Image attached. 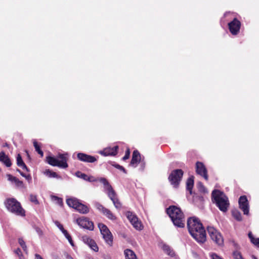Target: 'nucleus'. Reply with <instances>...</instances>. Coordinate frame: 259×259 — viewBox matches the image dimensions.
<instances>
[{
    "label": "nucleus",
    "instance_id": "obj_1",
    "mask_svg": "<svg viewBox=\"0 0 259 259\" xmlns=\"http://www.w3.org/2000/svg\"><path fill=\"white\" fill-rule=\"evenodd\" d=\"M190 234L198 242L203 243L206 240V233L202 224L196 218H190L187 221Z\"/></svg>",
    "mask_w": 259,
    "mask_h": 259
},
{
    "label": "nucleus",
    "instance_id": "obj_2",
    "mask_svg": "<svg viewBox=\"0 0 259 259\" xmlns=\"http://www.w3.org/2000/svg\"><path fill=\"white\" fill-rule=\"evenodd\" d=\"M166 212L175 226L180 228L185 226L184 215L179 208L170 206L166 209Z\"/></svg>",
    "mask_w": 259,
    "mask_h": 259
},
{
    "label": "nucleus",
    "instance_id": "obj_3",
    "mask_svg": "<svg viewBox=\"0 0 259 259\" xmlns=\"http://www.w3.org/2000/svg\"><path fill=\"white\" fill-rule=\"evenodd\" d=\"M212 201L215 203L219 209L226 212L229 206V202L227 196L222 192L214 190L212 192Z\"/></svg>",
    "mask_w": 259,
    "mask_h": 259
},
{
    "label": "nucleus",
    "instance_id": "obj_4",
    "mask_svg": "<svg viewBox=\"0 0 259 259\" xmlns=\"http://www.w3.org/2000/svg\"><path fill=\"white\" fill-rule=\"evenodd\" d=\"M6 207L10 212L15 215L24 217L25 215V211L22 208L21 203L15 198H7L5 201Z\"/></svg>",
    "mask_w": 259,
    "mask_h": 259
},
{
    "label": "nucleus",
    "instance_id": "obj_5",
    "mask_svg": "<svg viewBox=\"0 0 259 259\" xmlns=\"http://www.w3.org/2000/svg\"><path fill=\"white\" fill-rule=\"evenodd\" d=\"M100 182L104 185L105 192L107 194L108 197L112 200L114 206L117 209H120L121 207V204L117 197L115 192L111 186L109 184L107 180L105 178H100Z\"/></svg>",
    "mask_w": 259,
    "mask_h": 259
},
{
    "label": "nucleus",
    "instance_id": "obj_6",
    "mask_svg": "<svg viewBox=\"0 0 259 259\" xmlns=\"http://www.w3.org/2000/svg\"><path fill=\"white\" fill-rule=\"evenodd\" d=\"M68 154H59L57 158L51 156L47 157L48 163L54 166H58L60 168H66L68 167L67 161L68 159Z\"/></svg>",
    "mask_w": 259,
    "mask_h": 259
},
{
    "label": "nucleus",
    "instance_id": "obj_7",
    "mask_svg": "<svg viewBox=\"0 0 259 259\" xmlns=\"http://www.w3.org/2000/svg\"><path fill=\"white\" fill-rule=\"evenodd\" d=\"M98 227L105 242L109 245L111 246L113 243V236L109 229L105 225L102 223H99Z\"/></svg>",
    "mask_w": 259,
    "mask_h": 259
},
{
    "label": "nucleus",
    "instance_id": "obj_8",
    "mask_svg": "<svg viewBox=\"0 0 259 259\" xmlns=\"http://www.w3.org/2000/svg\"><path fill=\"white\" fill-rule=\"evenodd\" d=\"M208 233L211 239L218 245H221L224 243V240L221 233L214 228L211 226L207 227Z\"/></svg>",
    "mask_w": 259,
    "mask_h": 259
},
{
    "label": "nucleus",
    "instance_id": "obj_9",
    "mask_svg": "<svg viewBox=\"0 0 259 259\" xmlns=\"http://www.w3.org/2000/svg\"><path fill=\"white\" fill-rule=\"evenodd\" d=\"M183 175L182 169H178L173 170L169 176L168 179L171 185L174 187H177Z\"/></svg>",
    "mask_w": 259,
    "mask_h": 259
},
{
    "label": "nucleus",
    "instance_id": "obj_10",
    "mask_svg": "<svg viewBox=\"0 0 259 259\" xmlns=\"http://www.w3.org/2000/svg\"><path fill=\"white\" fill-rule=\"evenodd\" d=\"M125 214L126 218L134 228L137 230H141L143 229V226L136 214L131 211H127Z\"/></svg>",
    "mask_w": 259,
    "mask_h": 259
},
{
    "label": "nucleus",
    "instance_id": "obj_11",
    "mask_svg": "<svg viewBox=\"0 0 259 259\" xmlns=\"http://www.w3.org/2000/svg\"><path fill=\"white\" fill-rule=\"evenodd\" d=\"M75 222L81 227L92 231L94 230V226L92 222L90 221L88 219L82 217L75 220Z\"/></svg>",
    "mask_w": 259,
    "mask_h": 259
},
{
    "label": "nucleus",
    "instance_id": "obj_12",
    "mask_svg": "<svg viewBox=\"0 0 259 259\" xmlns=\"http://www.w3.org/2000/svg\"><path fill=\"white\" fill-rule=\"evenodd\" d=\"M96 208L104 215H105L108 219L111 220H115L116 218L114 214L108 209L105 208L104 206L98 202L95 204Z\"/></svg>",
    "mask_w": 259,
    "mask_h": 259
},
{
    "label": "nucleus",
    "instance_id": "obj_13",
    "mask_svg": "<svg viewBox=\"0 0 259 259\" xmlns=\"http://www.w3.org/2000/svg\"><path fill=\"white\" fill-rule=\"evenodd\" d=\"M228 26L232 34L237 35L239 32L241 23L238 19L234 18L231 22L228 23Z\"/></svg>",
    "mask_w": 259,
    "mask_h": 259
},
{
    "label": "nucleus",
    "instance_id": "obj_14",
    "mask_svg": "<svg viewBox=\"0 0 259 259\" xmlns=\"http://www.w3.org/2000/svg\"><path fill=\"white\" fill-rule=\"evenodd\" d=\"M239 205L240 208L243 211L244 214L249 213V204L246 196H242L239 199Z\"/></svg>",
    "mask_w": 259,
    "mask_h": 259
},
{
    "label": "nucleus",
    "instance_id": "obj_15",
    "mask_svg": "<svg viewBox=\"0 0 259 259\" xmlns=\"http://www.w3.org/2000/svg\"><path fill=\"white\" fill-rule=\"evenodd\" d=\"M196 171L197 174L203 177L205 180H208L207 171L203 163L197 162L196 163Z\"/></svg>",
    "mask_w": 259,
    "mask_h": 259
},
{
    "label": "nucleus",
    "instance_id": "obj_16",
    "mask_svg": "<svg viewBox=\"0 0 259 259\" xmlns=\"http://www.w3.org/2000/svg\"><path fill=\"white\" fill-rule=\"evenodd\" d=\"M118 146H115L113 147H107L100 152L101 155L104 156H114L117 153Z\"/></svg>",
    "mask_w": 259,
    "mask_h": 259
},
{
    "label": "nucleus",
    "instance_id": "obj_17",
    "mask_svg": "<svg viewBox=\"0 0 259 259\" xmlns=\"http://www.w3.org/2000/svg\"><path fill=\"white\" fill-rule=\"evenodd\" d=\"M78 159L83 162L93 163L97 161V159L94 157L83 153H78L77 155Z\"/></svg>",
    "mask_w": 259,
    "mask_h": 259
},
{
    "label": "nucleus",
    "instance_id": "obj_18",
    "mask_svg": "<svg viewBox=\"0 0 259 259\" xmlns=\"http://www.w3.org/2000/svg\"><path fill=\"white\" fill-rule=\"evenodd\" d=\"M141 161V155L137 150L133 152L132 160L130 165L134 167H136L138 163Z\"/></svg>",
    "mask_w": 259,
    "mask_h": 259
},
{
    "label": "nucleus",
    "instance_id": "obj_19",
    "mask_svg": "<svg viewBox=\"0 0 259 259\" xmlns=\"http://www.w3.org/2000/svg\"><path fill=\"white\" fill-rule=\"evenodd\" d=\"M0 161L4 163L7 167H10L12 164L11 160L4 152L0 153Z\"/></svg>",
    "mask_w": 259,
    "mask_h": 259
},
{
    "label": "nucleus",
    "instance_id": "obj_20",
    "mask_svg": "<svg viewBox=\"0 0 259 259\" xmlns=\"http://www.w3.org/2000/svg\"><path fill=\"white\" fill-rule=\"evenodd\" d=\"M79 202H80L79 201V200L75 198H71L67 199L66 200V203L67 205L69 207H72L74 209L76 208V207H77V205H78Z\"/></svg>",
    "mask_w": 259,
    "mask_h": 259
},
{
    "label": "nucleus",
    "instance_id": "obj_21",
    "mask_svg": "<svg viewBox=\"0 0 259 259\" xmlns=\"http://www.w3.org/2000/svg\"><path fill=\"white\" fill-rule=\"evenodd\" d=\"M75 209L83 214L87 213L89 211L88 207L80 202L79 203Z\"/></svg>",
    "mask_w": 259,
    "mask_h": 259
},
{
    "label": "nucleus",
    "instance_id": "obj_22",
    "mask_svg": "<svg viewBox=\"0 0 259 259\" xmlns=\"http://www.w3.org/2000/svg\"><path fill=\"white\" fill-rule=\"evenodd\" d=\"M17 164L18 166L21 167L23 169H25L26 171H28V169L27 167L26 164L23 162L21 156L20 154H18L17 156Z\"/></svg>",
    "mask_w": 259,
    "mask_h": 259
},
{
    "label": "nucleus",
    "instance_id": "obj_23",
    "mask_svg": "<svg viewBox=\"0 0 259 259\" xmlns=\"http://www.w3.org/2000/svg\"><path fill=\"white\" fill-rule=\"evenodd\" d=\"M162 249L163 251L168 255L171 257L175 256V252L172 249H171L170 247L166 244H163L162 245Z\"/></svg>",
    "mask_w": 259,
    "mask_h": 259
},
{
    "label": "nucleus",
    "instance_id": "obj_24",
    "mask_svg": "<svg viewBox=\"0 0 259 259\" xmlns=\"http://www.w3.org/2000/svg\"><path fill=\"white\" fill-rule=\"evenodd\" d=\"M126 259H137L134 252L131 249H127L124 250Z\"/></svg>",
    "mask_w": 259,
    "mask_h": 259
},
{
    "label": "nucleus",
    "instance_id": "obj_25",
    "mask_svg": "<svg viewBox=\"0 0 259 259\" xmlns=\"http://www.w3.org/2000/svg\"><path fill=\"white\" fill-rule=\"evenodd\" d=\"M194 185V177H190L187 181V189L189 191L190 194H192V190Z\"/></svg>",
    "mask_w": 259,
    "mask_h": 259
},
{
    "label": "nucleus",
    "instance_id": "obj_26",
    "mask_svg": "<svg viewBox=\"0 0 259 259\" xmlns=\"http://www.w3.org/2000/svg\"><path fill=\"white\" fill-rule=\"evenodd\" d=\"M232 214L233 217L238 221L242 220L241 214L240 211L237 209H233L232 210Z\"/></svg>",
    "mask_w": 259,
    "mask_h": 259
},
{
    "label": "nucleus",
    "instance_id": "obj_27",
    "mask_svg": "<svg viewBox=\"0 0 259 259\" xmlns=\"http://www.w3.org/2000/svg\"><path fill=\"white\" fill-rule=\"evenodd\" d=\"M248 237L249 238L250 241L252 243H253L255 246L259 247V238H254L251 232H249L248 234Z\"/></svg>",
    "mask_w": 259,
    "mask_h": 259
},
{
    "label": "nucleus",
    "instance_id": "obj_28",
    "mask_svg": "<svg viewBox=\"0 0 259 259\" xmlns=\"http://www.w3.org/2000/svg\"><path fill=\"white\" fill-rule=\"evenodd\" d=\"M46 174L50 178H60V177L59 176L56 172L52 171L50 170H47L46 171Z\"/></svg>",
    "mask_w": 259,
    "mask_h": 259
},
{
    "label": "nucleus",
    "instance_id": "obj_29",
    "mask_svg": "<svg viewBox=\"0 0 259 259\" xmlns=\"http://www.w3.org/2000/svg\"><path fill=\"white\" fill-rule=\"evenodd\" d=\"M62 233L64 234L66 239L68 240L69 243L72 246H73V241L72 240L71 236L68 233L67 231L66 230H64Z\"/></svg>",
    "mask_w": 259,
    "mask_h": 259
},
{
    "label": "nucleus",
    "instance_id": "obj_30",
    "mask_svg": "<svg viewBox=\"0 0 259 259\" xmlns=\"http://www.w3.org/2000/svg\"><path fill=\"white\" fill-rule=\"evenodd\" d=\"M33 145L35 148V151L37 152V153L40 155L41 157H42L44 155L43 152L41 150L40 146L38 145L36 141H34L33 142Z\"/></svg>",
    "mask_w": 259,
    "mask_h": 259
},
{
    "label": "nucleus",
    "instance_id": "obj_31",
    "mask_svg": "<svg viewBox=\"0 0 259 259\" xmlns=\"http://www.w3.org/2000/svg\"><path fill=\"white\" fill-rule=\"evenodd\" d=\"M52 200L56 201V203H57L60 206H62L63 205V200L62 198H60L56 196H52Z\"/></svg>",
    "mask_w": 259,
    "mask_h": 259
},
{
    "label": "nucleus",
    "instance_id": "obj_32",
    "mask_svg": "<svg viewBox=\"0 0 259 259\" xmlns=\"http://www.w3.org/2000/svg\"><path fill=\"white\" fill-rule=\"evenodd\" d=\"M18 243L20 244V245L22 247L24 251L27 252V246L23 239L22 238H19Z\"/></svg>",
    "mask_w": 259,
    "mask_h": 259
},
{
    "label": "nucleus",
    "instance_id": "obj_33",
    "mask_svg": "<svg viewBox=\"0 0 259 259\" xmlns=\"http://www.w3.org/2000/svg\"><path fill=\"white\" fill-rule=\"evenodd\" d=\"M82 241L85 243L88 244L89 246L90 244V243H92V241L93 240L92 239H91V238H90L89 237H88L87 235H84V236H82Z\"/></svg>",
    "mask_w": 259,
    "mask_h": 259
},
{
    "label": "nucleus",
    "instance_id": "obj_34",
    "mask_svg": "<svg viewBox=\"0 0 259 259\" xmlns=\"http://www.w3.org/2000/svg\"><path fill=\"white\" fill-rule=\"evenodd\" d=\"M82 241L85 243L88 244L89 246L90 244V243H92V241L93 240L92 239H91V238H90L89 237H88L87 235H84V236H82Z\"/></svg>",
    "mask_w": 259,
    "mask_h": 259
},
{
    "label": "nucleus",
    "instance_id": "obj_35",
    "mask_svg": "<svg viewBox=\"0 0 259 259\" xmlns=\"http://www.w3.org/2000/svg\"><path fill=\"white\" fill-rule=\"evenodd\" d=\"M89 247L95 251H98V247L94 240L92 241V243H91L89 245Z\"/></svg>",
    "mask_w": 259,
    "mask_h": 259
},
{
    "label": "nucleus",
    "instance_id": "obj_36",
    "mask_svg": "<svg viewBox=\"0 0 259 259\" xmlns=\"http://www.w3.org/2000/svg\"><path fill=\"white\" fill-rule=\"evenodd\" d=\"M15 253L18 255L19 259H25L21 250L20 248H17L15 251Z\"/></svg>",
    "mask_w": 259,
    "mask_h": 259
},
{
    "label": "nucleus",
    "instance_id": "obj_37",
    "mask_svg": "<svg viewBox=\"0 0 259 259\" xmlns=\"http://www.w3.org/2000/svg\"><path fill=\"white\" fill-rule=\"evenodd\" d=\"M233 257L234 259H243L241 253L238 251H234Z\"/></svg>",
    "mask_w": 259,
    "mask_h": 259
},
{
    "label": "nucleus",
    "instance_id": "obj_38",
    "mask_svg": "<svg viewBox=\"0 0 259 259\" xmlns=\"http://www.w3.org/2000/svg\"><path fill=\"white\" fill-rule=\"evenodd\" d=\"M14 184L16 185V186L17 187L23 188H24V185L22 181H20L18 179H17V181H16L14 182Z\"/></svg>",
    "mask_w": 259,
    "mask_h": 259
},
{
    "label": "nucleus",
    "instance_id": "obj_39",
    "mask_svg": "<svg viewBox=\"0 0 259 259\" xmlns=\"http://www.w3.org/2000/svg\"><path fill=\"white\" fill-rule=\"evenodd\" d=\"M30 200L35 204H38V201L37 199V197L35 195L31 194L30 195Z\"/></svg>",
    "mask_w": 259,
    "mask_h": 259
},
{
    "label": "nucleus",
    "instance_id": "obj_40",
    "mask_svg": "<svg viewBox=\"0 0 259 259\" xmlns=\"http://www.w3.org/2000/svg\"><path fill=\"white\" fill-rule=\"evenodd\" d=\"M76 175L77 177L80 178L84 180H87L88 176L85 174L81 173L80 172H77L76 173Z\"/></svg>",
    "mask_w": 259,
    "mask_h": 259
},
{
    "label": "nucleus",
    "instance_id": "obj_41",
    "mask_svg": "<svg viewBox=\"0 0 259 259\" xmlns=\"http://www.w3.org/2000/svg\"><path fill=\"white\" fill-rule=\"evenodd\" d=\"M197 186H198V188L200 191L202 192H205V191H206L205 188L201 182H199L197 184Z\"/></svg>",
    "mask_w": 259,
    "mask_h": 259
},
{
    "label": "nucleus",
    "instance_id": "obj_42",
    "mask_svg": "<svg viewBox=\"0 0 259 259\" xmlns=\"http://www.w3.org/2000/svg\"><path fill=\"white\" fill-rule=\"evenodd\" d=\"M7 177H8V180L11 181V182L12 183H14L17 181V178L15 177H13V176L9 174V175H7Z\"/></svg>",
    "mask_w": 259,
    "mask_h": 259
},
{
    "label": "nucleus",
    "instance_id": "obj_43",
    "mask_svg": "<svg viewBox=\"0 0 259 259\" xmlns=\"http://www.w3.org/2000/svg\"><path fill=\"white\" fill-rule=\"evenodd\" d=\"M7 177H8V180L11 181V182L12 183H14L17 181V178L15 177H13V176L9 174V175H7Z\"/></svg>",
    "mask_w": 259,
    "mask_h": 259
},
{
    "label": "nucleus",
    "instance_id": "obj_44",
    "mask_svg": "<svg viewBox=\"0 0 259 259\" xmlns=\"http://www.w3.org/2000/svg\"><path fill=\"white\" fill-rule=\"evenodd\" d=\"M55 223V224L56 225V226H57V227L60 229V230L62 232L64 229L63 228V226L62 225H61L59 222H58V221H56L54 222Z\"/></svg>",
    "mask_w": 259,
    "mask_h": 259
},
{
    "label": "nucleus",
    "instance_id": "obj_45",
    "mask_svg": "<svg viewBox=\"0 0 259 259\" xmlns=\"http://www.w3.org/2000/svg\"><path fill=\"white\" fill-rule=\"evenodd\" d=\"M210 256L211 259H223L221 256H219L215 253H210Z\"/></svg>",
    "mask_w": 259,
    "mask_h": 259
},
{
    "label": "nucleus",
    "instance_id": "obj_46",
    "mask_svg": "<svg viewBox=\"0 0 259 259\" xmlns=\"http://www.w3.org/2000/svg\"><path fill=\"white\" fill-rule=\"evenodd\" d=\"M17 171L20 173V174L23 177L25 178L26 179H27V180H31V176L28 175H25L23 172H21L19 169H17Z\"/></svg>",
    "mask_w": 259,
    "mask_h": 259
},
{
    "label": "nucleus",
    "instance_id": "obj_47",
    "mask_svg": "<svg viewBox=\"0 0 259 259\" xmlns=\"http://www.w3.org/2000/svg\"><path fill=\"white\" fill-rule=\"evenodd\" d=\"M130 155V151L129 149H127V150L125 152V155L123 157L122 159L123 160H125L127 159H128Z\"/></svg>",
    "mask_w": 259,
    "mask_h": 259
},
{
    "label": "nucleus",
    "instance_id": "obj_48",
    "mask_svg": "<svg viewBox=\"0 0 259 259\" xmlns=\"http://www.w3.org/2000/svg\"><path fill=\"white\" fill-rule=\"evenodd\" d=\"M114 166L115 167L117 168V169H119L123 171L124 172H125V173L126 172L125 169H124V168L123 166H122L119 164H117L114 165Z\"/></svg>",
    "mask_w": 259,
    "mask_h": 259
},
{
    "label": "nucleus",
    "instance_id": "obj_49",
    "mask_svg": "<svg viewBox=\"0 0 259 259\" xmlns=\"http://www.w3.org/2000/svg\"><path fill=\"white\" fill-rule=\"evenodd\" d=\"M85 181H89V182H94L95 181L94 178L93 177H88L87 178V180Z\"/></svg>",
    "mask_w": 259,
    "mask_h": 259
},
{
    "label": "nucleus",
    "instance_id": "obj_50",
    "mask_svg": "<svg viewBox=\"0 0 259 259\" xmlns=\"http://www.w3.org/2000/svg\"><path fill=\"white\" fill-rule=\"evenodd\" d=\"M35 259H43V258L39 254H35Z\"/></svg>",
    "mask_w": 259,
    "mask_h": 259
},
{
    "label": "nucleus",
    "instance_id": "obj_51",
    "mask_svg": "<svg viewBox=\"0 0 259 259\" xmlns=\"http://www.w3.org/2000/svg\"><path fill=\"white\" fill-rule=\"evenodd\" d=\"M66 259H73L72 257L68 254H66Z\"/></svg>",
    "mask_w": 259,
    "mask_h": 259
},
{
    "label": "nucleus",
    "instance_id": "obj_52",
    "mask_svg": "<svg viewBox=\"0 0 259 259\" xmlns=\"http://www.w3.org/2000/svg\"><path fill=\"white\" fill-rule=\"evenodd\" d=\"M253 259H257V258L254 256H253Z\"/></svg>",
    "mask_w": 259,
    "mask_h": 259
},
{
    "label": "nucleus",
    "instance_id": "obj_53",
    "mask_svg": "<svg viewBox=\"0 0 259 259\" xmlns=\"http://www.w3.org/2000/svg\"><path fill=\"white\" fill-rule=\"evenodd\" d=\"M40 234H41V231H40L39 233Z\"/></svg>",
    "mask_w": 259,
    "mask_h": 259
}]
</instances>
